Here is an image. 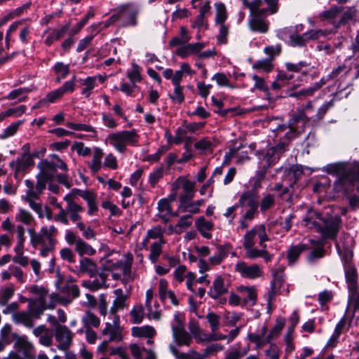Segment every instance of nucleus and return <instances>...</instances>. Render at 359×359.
<instances>
[{"label": "nucleus", "instance_id": "obj_1", "mask_svg": "<svg viewBox=\"0 0 359 359\" xmlns=\"http://www.w3.org/2000/svg\"><path fill=\"white\" fill-rule=\"evenodd\" d=\"M304 225L309 229H314L321 233L323 239H334L339 228V219L330 218L325 219L318 211L309 209L303 219Z\"/></svg>", "mask_w": 359, "mask_h": 359}, {"label": "nucleus", "instance_id": "obj_2", "mask_svg": "<svg viewBox=\"0 0 359 359\" xmlns=\"http://www.w3.org/2000/svg\"><path fill=\"white\" fill-rule=\"evenodd\" d=\"M140 135L135 129L120 130L110 133L106 138V143L111 146L117 152L123 154L128 146L135 147L139 142Z\"/></svg>", "mask_w": 359, "mask_h": 359}, {"label": "nucleus", "instance_id": "obj_3", "mask_svg": "<svg viewBox=\"0 0 359 359\" xmlns=\"http://www.w3.org/2000/svg\"><path fill=\"white\" fill-rule=\"evenodd\" d=\"M287 150V144L280 142L276 146L270 147L266 149L257 150L255 153L258 158V170L266 172L268 168L278 163L282 154Z\"/></svg>", "mask_w": 359, "mask_h": 359}, {"label": "nucleus", "instance_id": "obj_4", "mask_svg": "<svg viewBox=\"0 0 359 359\" xmlns=\"http://www.w3.org/2000/svg\"><path fill=\"white\" fill-rule=\"evenodd\" d=\"M118 28L135 27L138 25L140 7L134 3L119 6L116 10Z\"/></svg>", "mask_w": 359, "mask_h": 359}, {"label": "nucleus", "instance_id": "obj_5", "mask_svg": "<svg viewBox=\"0 0 359 359\" xmlns=\"http://www.w3.org/2000/svg\"><path fill=\"white\" fill-rule=\"evenodd\" d=\"M57 231L54 225L42 226L39 233H34V229H28V232L31 236V243L34 248L38 245H55L57 240L55 236Z\"/></svg>", "mask_w": 359, "mask_h": 359}, {"label": "nucleus", "instance_id": "obj_6", "mask_svg": "<svg viewBox=\"0 0 359 359\" xmlns=\"http://www.w3.org/2000/svg\"><path fill=\"white\" fill-rule=\"evenodd\" d=\"M234 271L243 278L256 280L264 276V270L258 264H250L243 260H238L234 265Z\"/></svg>", "mask_w": 359, "mask_h": 359}, {"label": "nucleus", "instance_id": "obj_7", "mask_svg": "<svg viewBox=\"0 0 359 359\" xmlns=\"http://www.w3.org/2000/svg\"><path fill=\"white\" fill-rule=\"evenodd\" d=\"M46 187L45 185L36 180L35 188L32 189H27L25 195L22 196V199L29 204V207L40 218L43 217L42 205L40 203L36 202V200L39 198V196L43 193Z\"/></svg>", "mask_w": 359, "mask_h": 359}, {"label": "nucleus", "instance_id": "obj_8", "mask_svg": "<svg viewBox=\"0 0 359 359\" xmlns=\"http://www.w3.org/2000/svg\"><path fill=\"white\" fill-rule=\"evenodd\" d=\"M238 204L245 211L243 214L244 218L252 220L257 213V208L259 207V203L256 196L250 191H245L241 196Z\"/></svg>", "mask_w": 359, "mask_h": 359}, {"label": "nucleus", "instance_id": "obj_9", "mask_svg": "<svg viewBox=\"0 0 359 359\" xmlns=\"http://www.w3.org/2000/svg\"><path fill=\"white\" fill-rule=\"evenodd\" d=\"M133 263V256L128 252L124 254L123 258L115 264V269L123 276L124 285L133 282L136 278L135 273L132 271Z\"/></svg>", "mask_w": 359, "mask_h": 359}, {"label": "nucleus", "instance_id": "obj_10", "mask_svg": "<svg viewBox=\"0 0 359 359\" xmlns=\"http://www.w3.org/2000/svg\"><path fill=\"white\" fill-rule=\"evenodd\" d=\"M15 351L9 355L13 359H32L33 344L28 341L27 337H20L15 343Z\"/></svg>", "mask_w": 359, "mask_h": 359}, {"label": "nucleus", "instance_id": "obj_11", "mask_svg": "<svg viewBox=\"0 0 359 359\" xmlns=\"http://www.w3.org/2000/svg\"><path fill=\"white\" fill-rule=\"evenodd\" d=\"M39 172L36 175V180L46 187L48 182L54 178L56 171L53 163L46 159L40 161L37 164Z\"/></svg>", "mask_w": 359, "mask_h": 359}, {"label": "nucleus", "instance_id": "obj_12", "mask_svg": "<svg viewBox=\"0 0 359 359\" xmlns=\"http://www.w3.org/2000/svg\"><path fill=\"white\" fill-rule=\"evenodd\" d=\"M55 337L58 342L57 348L66 351L72 343L74 334L66 325H60L55 329Z\"/></svg>", "mask_w": 359, "mask_h": 359}, {"label": "nucleus", "instance_id": "obj_13", "mask_svg": "<svg viewBox=\"0 0 359 359\" xmlns=\"http://www.w3.org/2000/svg\"><path fill=\"white\" fill-rule=\"evenodd\" d=\"M34 155L22 154L10 163V167L14 170L15 179H18L19 175L24 174L30 166L34 165Z\"/></svg>", "mask_w": 359, "mask_h": 359}, {"label": "nucleus", "instance_id": "obj_14", "mask_svg": "<svg viewBox=\"0 0 359 359\" xmlns=\"http://www.w3.org/2000/svg\"><path fill=\"white\" fill-rule=\"evenodd\" d=\"M236 290L241 294L243 306H253L257 301V290L255 286L239 285Z\"/></svg>", "mask_w": 359, "mask_h": 359}, {"label": "nucleus", "instance_id": "obj_15", "mask_svg": "<svg viewBox=\"0 0 359 359\" xmlns=\"http://www.w3.org/2000/svg\"><path fill=\"white\" fill-rule=\"evenodd\" d=\"M172 335L173 344L176 346H189L192 341L191 336L186 331L184 325H172Z\"/></svg>", "mask_w": 359, "mask_h": 359}, {"label": "nucleus", "instance_id": "obj_16", "mask_svg": "<svg viewBox=\"0 0 359 359\" xmlns=\"http://www.w3.org/2000/svg\"><path fill=\"white\" fill-rule=\"evenodd\" d=\"M64 201L66 202V210L72 222H76L81 219V213L83 211V208L76 203L74 201V196L72 194H68L64 197Z\"/></svg>", "mask_w": 359, "mask_h": 359}, {"label": "nucleus", "instance_id": "obj_17", "mask_svg": "<svg viewBox=\"0 0 359 359\" xmlns=\"http://www.w3.org/2000/svg\"><path fill=\"white\" fill-rule=\"evenodd\" d=\"M228 292V287L225 285L224 278L220 274L215 276L212 285L210 286L208 294L212 299H217Z\"/></svg>", "mask_w": 359, "mask_h": 359}, {"label": "nucleus", "instance_id": "obj_18", "mask_svg": "<svg viewBox=\"0 0 359 359\" xmlns=\"http://www.w3.org/2000/svg\"><path fill=\"white\" fill-rule=\"evenodd\" d=\"M285 69L290 73H301V75L298 76L297 81L299 83L297 86L303 85L305 83H308L309 79L308 78V71H305L303 69L309 66V63L305 61H300L297 63L286 62L285 64Z\"/></svg>", "mask_w": 359, "mask_h": 359}, {"label": "nucleus", "instance_id": "obj_19", "mask_svg": "<svg viewBox=\"0 0 359 359\" xmlns=\"http://www.w3.org/2000/svg\"><path fill=\"white\" fill-rule=\"evenodd\" d=\"M204 47L205 44L200 42L194 43H187L177 48L176 54L181 58H186L191 55L199 53Z\"/></svg>", "mask_w": 359, "mask_h": 359}, {"label": "nucleus", "instance_id": "obj_20", "mask_svg": "<svg viewBox=\"0 0 359 359\" xmlns=\"http://www.w3.org/2000/svg\"><path fill=\"white\" fill-rule=\"evenodd\" d=\"M195 227L203 238L210 239L212 237V231L214 229V223L207 220L203 216L198 217L195 221Z\"/></svg>", "mask_w": 359, "mask_h": 359}, {"label": "nucleus", "instance_id": "obj_21", "mask_svg": "<svg viewBox=\"0 0 359 359\" xmlns=\"http://www.w3.org/2000/svg\"><path fill=\"white\" fill-rule=\"evenodd\" d=\"M46 301L43 300V298L29 300L28 311L34 319H39L44 311L50 308L46 305Z\"/></svg>", "mask_w": 359, "mask_h": 359}, {"label": "nucleus", "instance_id": "obj_22", "mask_svg": "<svg viewBox=\"0 0 359 359\" xmlns=\"http://www.w3.org/2000/svg\"><path fill=\"white\" fill-rule=\"evenodd\" d=\"M155 296L153 287L149 288L145 294V307L147 311V317L149 319L158 320L161 318V312L157 309H153V299Z\"/></svg>", "mask_w": 359, "mask_h": 359}, {"label": "nucleus", "instance_id": "obj_23", "mask_svg": "<svg viewBox=\"0 0 359 359\" xmlns=\"http://www.w3.org/2000/svg\"><path fill=\"white\" fill-rule=\"evenodd\" d=\"M103 156L104 151L102 149L98 147H95L93 149V158L91 161L88 163V166L92 173L95 174L102 169L103 165Z\"/></svg>", "mask_w": 359, "mask_h": 359}, {"label": "nucleus", "instance_id": "obj_24", "mask_svg": "<svg viewBox=\"0 0 359 359\" xmlns=\"http://www.w3.org/2000/svg\"><path fill=\"white\" fill-rule=\"evenodd\" d=\"M343 9L344 8L341 6H332L329 9L320 13L318 14V18L321 22L331 24L334 27V22H338L336 18Z\"/></svg>", "mask_w": 359, "mask_h": 359}, {"label": "nucleus", "instance_id": "obj_25", "mask_svg": "<svg viewBox=\"0 0 359 359\" xmlns=\"http://www.w3.org/2000/svg\"><path fill=\"white\" fill-rule=\"evenodd\" d=\"M102 336H109L107 340L111 342H120L123 339L122 329L120 326H112V324L107 322L102 330Z\"/></svg>", "mask_w": 359, "mask_h": 359}, {"label": "nucleus", "instance_id": "obj_26", "mask_svg": "<svg viewBox=\"0 0 359 359\" xmlns=\"http://www.w3.org/2000/svg\"><path fill=\"white\" fill-rule=\"evenodd\" d=\"M283 282V278H276L271 282L270 288L268 292L264 294V298L266 301L267 311L269 313L272 309L273 301L276 296L278 290L280 289Z\"/></svg>", "mask_w": 359, "mask_h": 359}, {"label": "nucleus", "instance_id": "obj_27", "mask_svg": "<svg viewBox=\"0 0 359 359\" xmlns=\"http://www.w3.org/2000/svg\"><path fill=\"white\" fill-rule=\"evenodd\" d=\"M196 183L189 180H185L182 184L183 193L180 196V205L187 204L191 201L195 196Z\"/></svg>", "mask_w": 359, "mask_h": 359}, {"label": "nucleus", "instance_id": "obj_28", "mask_svg": "<svg viewBox=\"0 0 359 359\" xmlns=\"http://www.w3.org/2000/svg\"><path fill=\"white\" fill-rule=\"evenodd\" d=\"M348 70L344 66L340 65L337 67L327 76V78L323 77L319 81L315 83L313 85L311 86L313 92L315 93L319 89H320L329 79H335L340 75L342 76L344 74H346Z\"/></svg>", "mask_w": 359, "mask_h": 359}, {"label": "nucleus", "instance_id": "obj_29", "mask_svg": "<svg viewBox=\"0 0 359 359\" xmlns=\"http://www.w3.org/2000/svg\"><path fill=\"white\" fill-rule=\"evenodd\" d=\"M64 95L58 88L48 93L44 97L41 99L34 107V108L45 107L50 104L55 103L60 100Z\"/></svg>", "mask_w": 359, "mask_h": 359}, {"label": "nucleus", "instance_id": "obj_30", "mask_svg": "<svg viewBox=\"0 0 359 359\" xmlns=\"http://www.w3.org/2000/svg\"><path fill=\"white\" fill-rule=\"evenodd\" d=\"M248 25L252 31L260 33H266L269 28V25L265 20L256 15H250Z\"/></svg>", "mask_w": 359, "mask_h": 359}, {"label": "nucleus", "instance_id": "obj_31", "mask_svg": "<svg viewBox=\"0 0 359 359\" xmlns=\"http://www.w3.org/2000/svg\"><path fill=\"white\" fill-rule=\"evenodd\" d=\"M79 83L82 86L81 95L85 98H89L93 93L94 89L97 86V83L95 82V79L92 78L91 76L79 79Z\"/></svg>", "mask_w": 359, "mask_h": 359}, {"label": "nucleus", "instance_id": "obj_32", "mask_svg": "<svg viewBox=\"0 0 359 359\" xmlns=\"http://www.w3.org/2000/svg\"><path fill=\"white\" fill-rule=\"evenodd\" d=\"M12 318L16 324H22L28 328L34 327V318L28 311L16 312L13 314Z\"/></svg>", "mask_w": 359, "mask_h": 359}, {"label": "nucleus", "instance_id": "obj_33", "mask_svg": "<svg viewBox=\"0 0 359 359\" xmlns=\"http://www.w3.org/2000/svg\"><path fill=\"white\" fill-rule=\"evenodd\" d=\"M79 270L81 273L93 276L97 273V266L96 263L90 258L81 257L79 260Z\"/></svg>", "mask_w": 359, "mask_h": 359}, {"label": "nucleus", "instance_id": "obj_34", "mask_svg": "<svg viewBox=\"0 0 359 359\" xmlns=\"http://www.w3.org/2000/svg\"><path fill=\"white\" fill-rule=\"evenodd\" d=\"M169 349L177 359H202L203 358L199 353L194 349H190L187 353L181 352L173 344L169 345Z\"/></svg>", "mask_w": 359, "mask_h": 359}, {"label": "nucleus", "instance_id": "obj_35", "mask_svg": "<svg viewBox=\"0 0 359 359\" xmlns=\"http://www.w3.org/2000/svg\"><path fill=\"white\" fill-rule=\"evenodd\" d=\"M132 334L137 337L152 338L156 334L155 329L150 325L141 327H134L132 328ZM148 343H152L151 339H148Z\"/></svg>", "mask_w": 359, "mask_h": 359}, {"label": "nucleus", "instance_id": "obj_36", "mask_svg": "<svg viewBox=\"0 0 359 359\" xmlns=\"http://www.w3.org/2000/svg\"><path fill=\"white\" fill-rule=\"evenodd\" d=\"M229 251V247L226 245H219L217 247V252L210 256L208 258V262L212 266L219 265L224 259L227 257Z\"/></svg>", "mask_w": 359, "mask_h": 359}, {"label": "nucleus", "instance_id": "obj_37", "mask_svg": "<svg viewBox=\"0 0 359 359\" xmlns=\"http://www.w3.org/2000/svg\"><path fill=\"white\" fill-rule=\"evenodd\" d=\"M116 298L113 302L112 306L110 308L109 313H115L118 310L123 309L126 305L127 297L123 294L121 289H116L114 290Z\"/></svg>", "mask_w": 359, "mask_h": 359}, {"label": "nucleus", "instance_id": "obj_38", "mask_svg": "<svg viewBox=\"0 0 359 359\" xmlns=\"http://www.w3.org/2000/svg\"><path fill=\"white\" fill-rule=\"evenodd\" d=\"M245 250L247 257L250 259H255L257 258L262 257L265 262H268L271 261L272 257L269 252L264 248L259 250L253 246Z\"/></svg>", "mask_w": 359, "mask_h": 359}, {"label": "nucleus", "instance_id": "obj_39", "mask_svg": "<svg viewBox=\"0 0 359 359\" xmlns=\"http://www.w3.org/2000/svg\"><path fill=\"white\" fill-rule=\"evenodd\" d=\"M130 351L135 359H155L154 353L136 344L130 345Z\"/></svg>", "mask_w": 359, "mask_h": 359}, {"label": "nucleus", "instance_id": "obj_40", "mask_svg": "<svg viewBox=\"0 0 359 359\" xmlns=\"http://www.w3.org/2000/svg\"><path fill=\"white\" fill-rule=\"evenodd\" d=\"M310 243L314 249L310 252L308 256V261L309 262H313L316 259L322 258L325 255V250H324V244L323 241H316L314 240L311 239Z\"/></svg>", "mask_w": 359, "mask_h": 359}, {"label": "nucleus", "instance_id": "obj_41", "mask_svg": "<svg viewBox=\"0 0 359 359\" xmlns=\"http://www.w3.org/2000/svg\"><path fill=\"white\" fill-rule=\"evenodd\" d=\"M85 329L97 328L100 325V318L93 312L88 311L85 312L81 318Z\"/></svg>", "mask_w": 359, "mask_h": 359}, {"label": "nucleus", "instance_id": "obj_42", "mask_svg": "<svg viewBox=\"0 0 359 359\" xmlns=\"http://www.w3.org/2000/svg\"><path fill=\"white\" fill-rule=\"evenodd\" d=\"M31 92L29 88H19L11 90L6 96L8 100H17L18 102H24L27 98V94Z\"/></svg>", "mask_w": 359, "mask_h": 359}, {"label": "nucleus", "instance_id": "obj_43", "mask_svg": "<svg viewBox=\"0 0 359 359\" xmlns=\"http://www.w3.org/2000/svg\"><path fill=\"white\" fill-rule=\"evenodd\" d=\"M83 285L91 290H97L107 286V276L104 273H101L98 276L89 282H83Z\"/></svg>", "mask_w": 359, "mask_h": 359}, {"label": "nucleus", "instance_id": "obj_44", "mask_svg": "<svg viewBox=\"0 0 359 359\" xmlns=\"http://www.w3.org/2000/svg\"><path fill=\"white\" fill-rule=\"evenodd\" d=\"M53 70L57 75L55 81L60 83L62 79H65L70 72V67L69 64H65L62 62H57L53 67Z\"/></svg>", "mask_w": 359, "mask_h": 359}, {"label": "nucleus", "instance_id": "obj_45", "mask_svg": "<svg viewBox=\"0 0 359 359\" xmlns=\"http://www.w3.org/2000/svg\"><path fill=\"white\" fill-rule=\"evenodd\" d=\"M74 249L81 257H84V255L93 256L96 254V250L82 238L79 241Z\"/></svg>", "mask_w": 359, "mask_h": 359}, {"label": "nucleus", "instance_id": "obj_46", "mask_svg": "<svg viewBox=\"0 0 359 359\" xmlns=\"http://www.w3.org/2000/svg\"><path fill=\"white\" fill-rule=\"evenodd\" d=\"M356 14V9L354 6H349L346 8L341 14L338 22L334 23V28L337 29L342 25H345L349 21L353 20Z\"/></svg>", "mask_w": 359, "mask_h": 359}, {"label": "nucleus", "instance_id": "obj_47", "mask_svg": "<svg viewBox=\"0 0 359 359\" xmlns=\"http://www.w3.org/2000/svg\"><path fill=\"white\" fill-rule=\"evenodd\" d=\"M17 222H20L26 226L32 225L35 219L34 216L27 210L19 208L18 212L15 215Z\"/></svg>", "mask_w": 359, "mask_h": 359}, {"label": "nucleus", "instance_id": "obj_48", "mask_svg": "<svg viewBox=\"0 0 359 359\" xmlns=\"http://www.w3.org/2000/svg\"><path fill=\"white\" fill-rule=\"evenodd\" d=\"M180 36L174 37L169 41V46L171 47L180 46L188 43L191 39V35L188 33L187 29L184 27L180 28Z\"/></svg>", "mask_w": 359, "mask_h": 359}, {"label": "nucleus", "instance_id": "obj_49", "mask_svg": "<svg viewBox=\"0 0 359 359\" xmlns=\"http://www.w3.org/2000/svg\"><path fill=\"white\" fill-rule=\"evenodd\" d=\"M215 22L216 25L225 23L228 13L226 6L224 3L217 2L215 4Z\"/></svg>", "mask_w": 359, "mask_h": 359}, {"label": "nucleus", "instance_id": "obj_50", "mask_svg": "<svg viewBox=\"0 0 359 359\" xmlns=\"http://www.w3.org/2000/svg\"><path fill=\"white\" fill-rule=\"evenodd\" d=\"M163 230L160 226H156L154 228H152L151 229H149L147 231L146 236L142 240V244L143 248H147L149 241L150 239L158 238V240H159L161 238H163Z\"/></svg>", "mask_w": 359, "mask_h": 359}, {"label": "nucleus", "instance_id": "obj_51", "mask_svg": "<svg viewBox=\"0 0 359 359\" xmlns=\"http://www.w3.org/2000/svg\"><path fill=\"white\" fill-rule=\"evenodd\" d=\"M213 140L208 137H205L196 142L194 144L196 149L198 150L201 154H205L212 152Z\"/></svg>", "mask_w": 359, "mask_h": 359}, {"label": "nucleus", "instance_id": "obj_52", "mask_svg": "<svg viewBox=\"0 0 359 359\" xmlns=\"http://www.w3.org/2000/svg\"><path fill=\"white\" fill-rule=\"evenodd\" d=\"M248 339L251 342L254 343L256 349L262 348L267 343H269L271 340L269 339V336L264 337L257 333H250L248 335Z\"/></svg>", "mask_w": 359, "mask_h": 359}, {"label": "nucleus", "instance_id": "obj_53", "mask_svg": "<svg viewBox=\"0 0 359 359\" xmlns=\"http://www.w3.org/2000/svg\"><path fill=\"white\" fill-rule=\"evenodd\" d=\"M306 245L299 243L297 245L292 246L287 251V259L290 264L294 263L298 259L299 255L306 250Z\"/></svg>", "mask_w": 359, "mask_h": 359}, {"label": "nucleus", "instance_id": "obj_54", "mask_svg": "<svg viewBox=\"0 0 359 359\" xmlns=\"http://www.w3.org/2000/svg\"><path fill=\"white\" fill-rule=\"evenodd\" d=\"M345 276L348 289L353 292H355L356 290L358 280L356 269L353 267L347 269L345 272Z\"/></svg>", "mask_w": 359, "mask_h": 359}, {"label": "nucleus", "instance_id": "obj_55", "mask_svg": "<svg viewBox=\"0 0 359 359\" xmlns=\"http://www.w3.org/2000/svg\"><path fill=\"white\" fill-rule=\"evenodd\" d=\"M130 321L134 324L142 323L144 317V311L142 304L134 306L130 311Z\"/></svg>", "mask_w": 359, "mask_h": 359}, {"label": "nucleus", "instance_id": "obj_56", "mask_svg": "<svg viewBox=\"0 0 359 359\" xmlns=\"http://www.w3.org/2000/svg\"><path fill=\"white\" fill-rule=\"evenodd\" d=\"M165 243L163 238L159 239L158 241L154 242L151 246L150 254L149 256V259L152 263H156L162 252V245Z\"/></svg>", "mask_w": 359, "mask_h": 359}, {"label": "nucleus", "instance_id": "obj_57", "mask_svg": "<svg viewBox=\"0 0 359 359\" xmlns=\"http://www.w3.org/2000/svg\"><path fill=\"white\" fill-rule=\"evenodd\" d=\"M32 3L27 2L21 6H19L13 10H12L9 13L4 17L2 19V23L11 20L15 18L19 17L23 13H26L27 11L30 8Z\"/></svg>", "mask_w": 359, "mask_h": 359}, {"label": "nucleus", "instance_id": "obj_58", "mask_svg": "<svg viewBox=\"0 0 359 359\" xmlns=\"http://www.w3.org/2000/svg\"><path fill=\"white\" fill-rule=\"evenodd\" d=\"M66 126L76 131L90 133L92 134L90 136L92 137H95L97 135V130L90 125L67 122L66 123Z\"/></svg>", "mask_w": 359, "mask_h": 359}, {"label": "nucleus", "instance_id": "obj_59", "mask_svg": "<svg viewBox=\"0 0 359 359\" xmlns=\"http://www.w3.org/2000/svg\"><path fill=\"white\" fill-rule=\"evenodd\" d=\"M192 217L191 215H183L180 217L176 224L175 234H181L185 229L192 224Z\"/></svg>", "mask_w": 359, "mask_h": 359}, {"label": "nucleus", "instance_id": "obj_60", "mask_svg": "<svg viewBox=\"0 0 359 359\" xmlns=\"http://www.w3.org/2000/svg\"><path fill=\"white\" fill-rule=\"evenodd\" d=\"M287 93L289 97L302 100L313 95L315 93L313 92L311 86H310L299 90H294L293 89H290L287 90Z\"/></svg>", "mask_w": 359, "mask_h": 359}, {"label": "nucleus", "instance_id": "obj_61", "mask_svg": "<svg viewBox=\"0 0 359 359\" xmlns=\"http://www.w3.org/2000/svg\"><path fill=\"white\" fill-rule=\"evenodd\" d=\"M14 291V287L12 284L2 287L0 290V305H6L13 296Z\"/></svg>", "mask_w": 359, "mask_h": 359}, {"label": "nucleus", "instance_id": "obj_62", "mask_svg": "<svg viewBox=\"0 0 359 359\" xmlns=\"http://www.w3.org/2000/svg\"><path fill=\"white\" fill-rule=\"evenodd\" d=\"M275 205V196L268 193L264 194L261 199L259 207L262 212H265Z\"/></svg>", "mask_w": 359, "mask_h": 359}, {"label": "nucleus", "instance_id": "obj_63", "mask_svg": "<svg viewBox=\"0 0 359 359\" xmlns=\"http://www.w3.org/2000/svg\"><path fill=\"white\" fill-rule=\"evenodd\" d=\"M252 230H254V233L259 239V245L262 248H266V244L264 243L266 241L269 240V237L267 236L266 231V226L264 224H259L254 226Z\"/></svg>", "mask_w": 359, "mask_h": 359}, {"label": "nucleus", "instance_id": "obj_64", "mask_svg": "<svg viewBox=\"0 0 359 359\" xmlns=\"http://www.w3.org/2000/svg\"><path fill=\"white\" fill-rule=\"evenodd\" d=\"M332 31L327 29H310L304 33L306 41L309 40H318L321 37H325L327 34H331Z\"/></svg>", "mask_w": 359, "mask_h": 359}]
</instances>
